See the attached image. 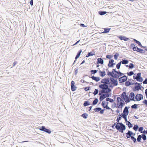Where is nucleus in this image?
<instances>
[{
  "instance_id": "obj_46",
  "label": "nucleus",
  "mask_w": 147,
  "mask_h": 147,
  "mask_svg": "<svg viewBox=\"0 0 147 147\" xmlns=\"http://www.w3.org/2000/svg\"><path fill=\"white\" fill-rule=\"evenodd\" d=\"M97 71H98V70H97L96 69L91 70L90 71V72H91L92 73L91 76L92 75V74H94L96 73L97 72Z\"/></svg>"
},
{
  "instance_id": "obj_10",
  "label": "nucleus",
  "mask_w": 147,
  "mask_h": 147,
  "mask_svg": "<svg viewBox=\"0 0 147 147\" xmlns=\"http://www.w3.org/2000/svg\"><path fill=\"white\" fill-rule=\"evenodd\" d=\"M130 108V107L129 106L128 107L127 106H125L124 109H123V113H121V114L122 115H128L129 113L128 109Z\"/></svg>"
},
{
  "instance_id": "obj_43",
  "label": "nucleus",
  "mask_w": 147,
  "mask_h": 147,
  "mask_svg": "<svg viewBox=\"0 0 147 147\" xmlns=\"http://www.w3.org/2000/svg\"><path fill=\"white\" fill-rule=\"evenodd\" d=\"M136 49L135 50V51H137V52H139L140 53H141L142 52V49L139 48L138 47H137L136 48Z\"/></svg>"
},
{
  "instance_id": "obj_18",
  "label": "nucleus",
  "mask_w": 147,
  "mask_h": 147,
  "mask_svg": "<svg viewBox=\"0 0 147 147\" xmlns=\"http://www.w3.org/2000/svg\"><path fill=\"white\" fill-rule=\"evenodd\" d=\"M133 40L136 43L138 44V46L140 47L141 48H144L145 47H144V46H143L141 44V42L138 41V40H136L135 39H133Z\"/></svg>"
},
{
  "instance_id": "obj_55",
  "label": "nucleus",
  "mask_w": 147,
  "mask_h": 147,
  "mask_svg": "<svg viewBox=\"0 0 147 147\" xmlns=\"http://www.w3.org/2000/svg\"><path fill=\"white\" fill-rule=\"evenodd\" d=\"M106 94H106V97H110L111 95V93L110 94L109 93H106Z\"/></svg>"
},
{
  "instance_id": "obj_11",
  "label": "nucleus",
  "mask_w": 147,
  "mask_h": 147,
  "mask_svg": "<svg viewBox=\"0 0 147 147\" xmlns=\"http://www.w3.org/2000/svg\"><path fill=\"white\" fill-rule=\"evenodd\" d=\"M143 98V96L141 94H137L135 96V99L136 101H139Z\"/></svg>"
},
{
  "instance_id": "obj_33",
  "label": "nucleus",
  "mask_w": 147,
  "mask_h": 147,
  "mask_svg": "<svg viewBox=\"0 0 147 147\" xmlns=\"http://www.w3.org/2000/svg\"><path fill=\"white\" fill-rule=\"evenodd\" d=\"M126 123V125L128 126L129 128H130L133 127V125L129 121H128Z\"/></svg>"
},
{
  "instance_id": "obj_21",
  "label": "nucleus",
  "mask_w": 147,
  "mask_h": 147,
  "mask_svg": "<svg viewBox=\"0 0 147 147\" xmlns=\"http://www.w3.org/2000/svg\"><path fill=\"white\" fill-rule=\"evenodd\" d=\"M121 62V63L123 64H126L128 63L129 61L127 60L126 59L124 58L122 59L121 61H120Z\"/></svg>"
},
{
  "instance_id": "obj_6",
  "label": "nucleus",
  "mask_w": 147,
  "mask_h": 147,
  "mask_svg": "<svg viewBox=\"0 0 147 147\" xmlns=\"http://www.w3.org/2000/svg\"><path fill=\"white\" fill-rule=\"evenodd\" d=\"M123 98H121L119 97H117V108H120L123 107Z\"/></svg>"
},
{
  "instance_id": "obj_14",
  "label": "nucleus",
  "mask_w": 147,
  "mask_h": 147,
  "mask_svg": "<svg viewBox=\"0 0 147 147\" xmlns=\"http://www.w3.org/2000/svg\"><path fill=\"white\" fill-rule=\"evenodd\" d=\"M141 73L139 72L138 73V79L137 80V81L140 82H142L143 81V79L141 76Z\"/></svg>"
},
{
  "instance_id": "obj_19",
  "label": "nucleus",
  "mask_w": 147,
  "mask_h": 147,
  "mask_svg": "<svg viewBox=\"0 0 147 147\" xmlns=\"http://www.w3.org/2000/svg\"><path fill=\"white\" fill-rule=\"evenodd\" d=\"M102 90V91H100L99 92L98 94V95L100 96L102 95L103 93H109L110 92H108V90H104L103 89H101Z\"/></svg>"
},
{
  "instance_id": "obj_28",
  "label": "nucleus",
  "mask_w": 147,
  "mask_h": 147,
  "mask_svg": "<svg viewBox=\"0 0 147 147\" xmlns=\"http://www.w3.org/2000/svg\"><path fill=\"white\" fill-rule=\"evenodd\" d=\"M122 117V115L121 114L119 113L116 119V121L117 122V123H120L119 121L120 120H121Z\"/></svg>"
},
{
  "instance_id": "obj_7",
  "label": "nucleus",
  "mask_w": 147,
  "mask_h": 147,
  "mask_svg": "<svg viewBox=\"0 0 147 147\" xmlns=\"http://www.w3.org/2000/svg\"><path fill=\"white\" fill-rule=\"evenodd\" d=\"M134 84L135 85L134 88L133 89L134 91H138L139 90H141L142 88V83H139L137 82H134Z\"/></svg>"
},
{
  "instance_id": "obj_39",
  "label": "nucleus",
  "mask_w": 147,
  "mask_h": 147,
  "mask_svg": "<svg viewBox=\"0 0 147 147\" xmlns=\"http://www.w3.org/2000/svg\"><path fill=\"white\" fill-rule=\"evenodd\" d=\"M142 136L141 135H140L138 136L137 138V140L138 142H141V138H142Z\"/></svg>"
},
{
  "instance_id": "obj_22",
  "label": "nucleus",
  "mask_w": 147,
  "mask_h": 147,
  "mask_svg": "<svg viewBox=\"0 0 147 147\" xmlns=\"http://www.w3.org/2000/svg\"><path fill=\"white\" fill-rule=\"evenodd\" d=\"M114 60H111L109 61V63L111 62L112 63L111 65H110L109 64L108 65V66L109 67H113L114 65H115V63H114Z\"/></svg>"
},
{
  "instance_id": "obj_60",
  "label": "nucleus",
  "mask_w": 147,
  "mask_h": 147,
  "mask_svg": "<svg viewBox=\"0 0 147 147\" xmlns=\"http://www.w3.org/2000/svg\"><path fill=\"white\" fill-rule=\"evenodd\" d=\"M142 103L145 105H147V100L144 99Z\"/></svg>"
},
{
  "instance_id": "obj_34",
  "label": "nucleus",
  "mask_w": 147,
  "mask_h": 147,
  "mask_svg": "<svg viewBox=\"0 0 147 147\" xmlns=\"http://www.w3.org/2000/svg\"><path fill=\"white\" fill-rule=\"evenodd\" d=\"M94 112H100V111L102 110V108L99 107H96L94 109Z\"/></svg>"
},
{
  "instance_id": "obj_40",
  "label": "nucleus",
  "mask_w": 147,
  "mask_h": 147,
  "mask_svg": "<svg viewBox=\"0 0 147 147\" xmlns=\"http://www.w3.org/2000/svg\"><path fill=\"white\" fill-rule=\"evenodd\" d=\"M119 55V54L118 53H116L114 55V59L115 60H117L118 57Z\"/></svg>"
},
{
  "instance_id": "obj_1",
  "label": "nucleus",
  "mask_w": 147,
  "mask_h": 147,
  "mask_svg": "<svg viewBox=\"0 0 147 147\" xmlns=\"http://www.w3.org/2000/svg\"><path fill=\"white\" fill-rule=\"evenodd\" d=\"M111 127L113 129H116L118 131L121 133H123L126 129L125 125L122 122L117 123L116 126L112 125Z\"/></svg>"
},
{
  "instance_id": "obj_13",
  "label": "nucleus",
  "mask_w": 147,
  "mask_h": 147,
  "mask_svg": "<svg viewBox=\"0 0 147 147\" xmlns=\"http://www.w3.org/2000/svg\"><path fill=\"white\" fill-rule=\"evenodd\" d=\"M117 37L119 38L120 40L125 41H127L129 40V39L128 38L122 35L117 36Z\"/></svg>"
},
{
  "instance_id": "obj_29",
  "label": "nucleus",
  "mask_w": 147,
  "mask_h": 147,
  "mask_svg": "<svg viewBox=\"0 0 147 147\" xmlns=\"http://www.w3.org/2000/svg\"><path fill=\"white\" fill-rule=\"evenodd\" d=\"M108 68L106 69L107 71V74L109 76H111L112 77L113 73V72H112V71H110L108 69Z\"/></svg>"
},
{
  "instance_id": "obj_47",
  "label": "nucleus",
  "mask_w": 147,
  "mask_h": 147,
  "mask_svg": "<svg viewBox=\"0 0 147 147\" xmlns=\"http://www.w3.org/2000/svg\"><path fill=\"white\" fill-rule=\"evenodd\" d=\"M129 69H132L134 67V65L132 63H130L129 65Z\"/></svg>"
},
{
  "instance_id": "obj_45",
  "label": "nucleus",
  "mask_w": 147,
  "mask_h": 147,
  "mask_svg": "<svg viewBox=\"0 0 147 147\" xmlns=\"http://www.w3.org/2000/svg\"><path fill=\"white\" fill-rule=\"evenodd\" d=\"M128 76H131L134 74V72L133 71H130L129 72H128L127 73Z\"/></svg>"
},
{
  "instance_id": "obj_25",
  "label": "nucleus",
  "mask_w": 147,
  "mask_h": 147,
  "mask_svg": "<svg viewBox=\"0 0 147 147\" xmlns=\"http://www.w3.org/2000/svg\"><path fill=\"white\" fill-rule=\"evenodd\" d=\"M104 31L102 32V33L104 34H107L108 33L111 29V28H104Z\"/></svg>"
},
{
  "instance_id": "obj_57",
  "label": "nucleus",
  "mask_w": 147,
  "mask_h": 147,
  "mask_svg": "<svg viewBox=\"0 0 147 147\" xmlns=\"http://www.w3.org/2000/svg\"><path fill=\"white\" fill-rule=\"evenodd\" d=\"M118 73H119L118 76H119V78H120L119 77L120 76L123 75V73H121V72L119 70L118 71Z\"/></svg>"
},
{
  "instance_id": "obj_63",
  "label": "nucleus",
  "mask_w": 147,
  "mask_h": 147,
  "mask_svg": "<svg viewBox=\"0 0 147 147\" xmlns=\"http://www.w3.org/2000/svg\"><path fill=\"white\" fill-rule=\"evenodd\" d=\"M64 17H63V16H62V18H61L60 22L61 23H63L64 20Z\"/></svg>"
},
{
  "instance_id": "obj_20",
  "label": "nucleus",
  "mask_w": 147,
  "mask_h": 147,
  "mask_svg": "<svg viewBox=\"0 0 147 147\" xmlns=\"http://www.w3.org/2000/svg\"><path fill=\"white\" fill-rule=\"evenodd\" d=\"M99 75L102 77H104L106 75L105 71L103 70L102 71L100 70L99 71Z\"/></svg>"
},
{
  "instance_id": "obj_52",
  "label": "nucleus",
  "mask_w": 147,
  "mask_h": 147,
  "mask_svg": "<svg viewBox=\"0 0 147 147\" xmlns=\"http://www.w3.org/2000/svg\"><path fill=\"white\" fill-rule=\"evenodd\" d=\"M138 128V131L141 133V132L143 131V130L144 129L143 127L141 126L139 127Z\"/></svg>"
},
{
  "instance_id": "obj_59",
  "label": "nucleus",
  "mask_w": 147,
  "mask_h": 147,
  "mask_svg": "<svg viewBox=\"0 0 147 147\" xmlns=\"http://www.w3.org/2000/svg\"><path fill=\"white\" fill-rule=\"evenodd\" d=\"M78 68H76L75 69L74 74L75 75H76L78 73Z\"/></svg>"
},
{
  "instance_id": "obj_16",
  "label": "nucleus",
  "mask_w": 147,
  "mask_h": 147,
  "mask_svg": "<svg viewBox=\"0 0 147 147\" xmlns=\"http://www.w3.org/2000/svg\"><path fill=\"white\" fill-rule=\"evenodd\" d=\"M90 78H91L93 80L95 81L96 82H97L100 81V78L99 77H96L94 76H92L91 77L89 76Z\"/></svg>"
},
{
  "instance_id": "obj_61",
  "label": "nucleus",
  "mask_w": 147,
  "mask_h": 147,
  "mask_svg": "<svg viewBox=\"0 0 147 147\" xmlns=\"http://www.w3.org/2000/svg\"><path fill=\"white\" fill-rule=\"evenodd\" d=\"M88 53L89 54L90 56H93V55H95L94 53H92V52H88Z\"/></svg>"
},
{
  "instance_id": "obj_56",
  "label": "nucleus",
  "mask_w": 147,
  "mask_h": 147,
  "mask_svg": "<svg viewBox=\"0 0 147 147\" xmlns=\"http://www.w3.org/2000/svg\"><path fill=\"white\" fill-rule=\"evenodd\" d=\"M90 87L88 86L84 88V89L86 91L89 90H90Z\"/></svg>"
},
{
  "instance_id": "obj_12",
  "label": "nucleus",
  "mask_w": 147,
  "mask_h": 147,
  "mask_svg": "<svg viewBox=\"0 0 147 147\" xmlns=\"http://www.w3.org/2000/svg\"><path fill=\"white\" fill-rule=\"evenodd\" d=\"M75 84V82L74 81H71V90L73 92L75 91L77 88Z\"/></svg>"
},
{
  "instance_id": "obj_48",
  "label": "nucleus",
  "mask_w": 147,
  "mask_h": 147,
  "mask_svg": "<svg viewBox=\"0 0 147 147\" xmlns=\"http://www.w3.org/2000/svg\"><path fill=\"white\" fill-rule=\"evenodd\" d=\"M141 136H142V138L144 141H145L146 139V135L144 134H142Z\"/></svg>"
},
{
  "instance_id": "obj_58",
  "label": "nucleus",
  "mask_w": 147,
  "mask_h": 147,
  "mask_svg": "<svg viewBox=\"0 0 147 147\" xmlns=\"http://www.w3.org/2000/svg\"><path fill=\"white\" fill-rule=\"evenodd\" d=\"M141 133H142L143 134H145V135L147 134V130H143Z\"/></svg>"
},
{
  "instance_id": "obj_32",
  "label": "nucleus",
  "mask_w": 147,
  "mask_h": 147,
  "mask_svg": "<svg viewBox=\"0 0 147 147\" xmlns=\"http://www.w3.org/2000/svg\"><path fill=\"white\" fill-rule=\"evenodd\" d=\"M130 47L134 51H135V50L136 49V48L137 47V46L136 47L135 45L133 43H132L131 44Z\"/></svg>"
},
{
  "instance_id": "obj_38",
  "label": "nucleus",
  "mask_w": 147,
  "mask_h": 147,
  "mask_svg": "<svg viewBox=\"0 0 147 147\" xmlns=\"http://www.w3.org/2000/svg\"><path fill=\"white\" fill-rule=\"evenodd\" d=\"M98 14L101 16H102L104 15L105 14L107 13V12L106 11H99Z\"/></svg>"
},
{
  "instance_id": "obj_5",
  "label": "nucleus",
  "mask_w": 147,
  "mask_h": 147,
  "mask_svg": "<svg viewBox=\"0 0 147 147\" xmlns=\"http://www.w3.org/2000/svg\"><path fill=\"white\" fill-rule=\"evenodd\" d=\"M37 129H39L40 131L47 133L49 134H50L51 133V131L50 129L47 128L44 126H42L38 127L37 128Z\"/></svg>"
},
{
  "instance_id": "obj_53",
  "label": "nucleus",
  "mask_w": 147,
  "mask_h": 147,
  "mask_svg": "<svg viewBox=\"0 0 147 147\" xmlns=\"http://www.w3.org/2000/svg\"><path fill=\"white\" fill-rule=\"evenodd\" d=\"M127 115H122V117L124 119L125 122H126L128 121L127 120Z\"/></svg>"
},
{
  "instance_id": "obj_9",
  "label": "nucleus",
  "mask_w": 147,
  "mask_h": 147,
  "mask_svg": "<svg viewBox=\"0 0 147 147\" xmlns=\"http://www.w3.org/2000/svg\"><path fill=\"white\" fill-rule=\"evenodd\" d=\"M127 79V77L125 75L121 77L118 78L119 82L120 83H123L125 82Z\"/></svg>"
},
{
  "instance_id": "obj_2",
  "label": "nucleus",
  "mask_w": 147,
  "mask_h": 147,
  "mask_svg": "<svg viewBox=\"0 0 147 147\" xmlns=\"http://www.w3.org/2000/svg\"><path fill=\"white\" fill-rule=\"evenodd\" d=\"M106 84H100L99 85V88L104 90H108V92H111V89L109 87L110 84V78H106Z\"/></svg>"
},
{
  "instance_id": "obj_49",
  "label": "nucleus",
  "mask_w": 147,
  "mask_h": 147,
  "mask_svg": "<svg viewBox=\"0 0 147 147\" xmlns=\"http://www.w3.org/2000/svg\"><path fill=\"white\" fill-rule=\"evenodd\" d=\"M101 105L102 106L103 108L104 109H105V107H106V105H105V101H102Z\"/></svg>"
},
{
  "instance_id": "obj_36",
  "label": "nucleus",
  "mask_w": 147,
  "mask_h": 147,
  "mask_svg": "<svg viewBox=\"0 0 147 147\" xmlns=\"http://www.w3.org/2000/svg\"><path fill=\"white\" fill-rule=\"evenodd\" d=\"M88 115L86 113H84L82 114L81 116L84 119H86L87 118Z\"/></svg>"
},
{
  "instance_id": "obj_64",
  "label": "nucleus",
  "mask_w": 147,
  "mask_h": 147,
  "mask_svg": "<svg viewBox=\"0 0 147 147\" xmlns=\"http://www.w3.org/2000/svg\"><path fill=\"white\" fill-rule=\"evenodd\" d=\"M105 110V109H102V110H101V111H100V113L101 114H103L104 113V111Z\"/></svg>"
},
{
  "instance_id": "obj_35",
  "label": "nucleus",
  "mask_w": 147,
  "mask_h": 147,
  "mask_svg": "<svg viewBox=\"0 0 147 147\" xmlns=\"http://www.w3.org/2000/svg\"><path fill=\"white\" fill-rule=\"evenodd\" d=\"M113 57V55H107L106 56V58L107 59H109V61H110L111 60H113V59H111Z\"/></svg>"
},
{
  "instance_id": "obj_4",
  "label": "nucleus",
  "mask_w": 147,
  "mask_h": 147,
  "mask_svg": "<svg viewBox=\"0 0 147 147\" xmlns=\"http://www.w3.org/2000/svg\"><path fill=\"white\" fill-rule=\"evenodd\" d=\"M121 98H123L124 101L126 103L129 102L131 100L129 98L128 95H126V93L125 92H123L121 94Z\"/></svg>"
},
{
  "instance_id": "obj_37",
  "label": "nucleus",
  "mask_w": 147,
  "mask_h": 147,
  "mask_svg": "<svg viewBox=\"0 0 147 147\" xmlns=\"http://www.w3.org/2000/svg\"><path fill=\"white\" fill-rule=\"evenodd\" d=\"M139 128V127L138 125L137 124H135L133 127V129L135 131H136L138 130V128Z\"/></svg>"
},
{
  "instance_id": "obj_51",
  "label": "nucleus",
  "mask_w": 147,
  "mask_h": 147,
  "mask_svg": "<svg viewBox=\"0 0 147 147\" xmlns=\"http://www.w3.org/2000/svg\"><path fill=\"white\" fill-rule=\"evenodd\" d=\"M98 92V89H95L94 92L93 93L94 95L97 94Z\"/></svg>"
},
{
  "instance_id": "obj_23",
  "label": "nucleus",
  "mask_w": 147,
  "mask_h": 147,
  "mask_svg": "<svg viewBox=\"0 0 147 147\" xmlns=\"http://www.w3.org/2000/svg\"><path fill=\"white\" fill-rule=\"evenodd\" d=\"M134 84V82H129L126 81L125 82V86L128 87L131 85H133Z\"/></svg>"
},
{
  "instance_id": "obj_41",
  "label": "nucleus",
  "mask_w": 147,
  "mask_h": 147,
  "mask_svg": "<svg viewBox=\"0 0 147 147\" xmlns=\"http://www.w3.org/2000/svg\"><path fill=\"white\" fill-rule=\"evenodd\" d=\"M137 105L136 104H134V105H132L131 107L132 109H136L138 108V105Z\"/></svg>"
},
{
  "instance_id": "obj_62",
  "label": "nucleus",
  "mask_w": 147,
  "mask_h": 147,
  "mask_svg": "<svg viewBox=\"0 0 147 147\" xmlns=\"http://www.w3.org/2000/svg\"><path fill=\"white\" fill-rule=\"evenodd\" d=\"M143 83L144 84H147V78H146L143 81Z\"/></svg>"
},
{
  "instance_id": "obj_24",
  "label": "nucleus",
  "mask_w": 147,
  "mask_h": 147,
  "mask_svg": "<svg viewBox=\"0 0 147 147\" xmlns=\"http://www.w3.org/2000/svg\"><path fill=\"white\" fill-rule=\"evenodd\" d=\"M126 134V137L128 138H131V131L128 130L127 132L125 133Z\"/></svg>"
},
{
  "instance_id": "obj_17",
  "label": "nucleus",
  "mask_w": 147,
  "mask_h": 147,
  "mask_svg": "<svg viewBox=\"0 0 147 147\" xmlns=\"http://www.w3.org/2000/svg\"><path fill=\"white\" fill-rule=\"evenodd\" d=\"M129 98L131 100L135 101V94L133 92H131L129 94Z\"/></svg>"
},
{
  "instance_id": "obj_27",
  "label": "nucleus",
  "mask_w": 147,
  "mask_h": 147,
  "mask_svg": "<svg viewBox=\"0 0 147 147\" xmlns=\"http://www.w3.org/2000/svg\"><path fill=\"white\" fill-rule=\"evenodd\" d=\"M106 94H104L100 96L99 100L100 101H102L105 98H106Z\"/></svg>"
},
{
  "instance_id": "obj_44",
  "label": "nucleus",
  "mask_w": 147,
  "mask_h": 147,
  "mask_svg": "<svg viewBox=\"0 0 147 147\" xmlns=\"http://www.w3.org/2000/svg\"><path fill=\"white\" fill-rule=\"evenodd\" d=\"M107 80L106 78H104L103 79H102L101 80V82L102 83L104 84H106V80Z\"/></svg>"
},
{
  "instance_id": "obj_26",
  "label": "nucleus",
  "mask_w": 147,
  "mask_h": 147,
  "mask_svg": "<svg viewBox=\"0 0 147 147\" xmlns=\"http://www.w3.org/2000/svg\"><path fill=\"white\" fill-rule=\"evenodd\" d=\"M82 52V49H80V50L77 53V54L76 56V57H75V59L77 60V59L79 57L80 55Z\"/></svg>"
},
{
  "instance_id": "obj_50",
  "label": "nucleus",
  "mask_w": 147,
  "mask_h": 147,
  "mask_svg": "<svg viewBox=\"0 0 147 147\" xmlns=\"http://www.w3.org/2000/svg\"><path fill=\"white\" fill-rule=\"evenodd\" d=\"M121 62L120 61L116 65V68L117 69H119L121 65Z\"/></svg>"
},
{
  "instance_id": "obj_30",
  "label": "nucleus",
  "mask_w": 147,
  "mask_h": 147,
  "mask_svg": "<svg viewBox=\"0 0 147 147\" xmlns=\"http://www.w3.org/2000/svg\"><path fill=\"white\" fill-rule=\"evenodd\" d=\"M90 102L88 100H86L84 101V103L83 104V105L84 107H86L87 106L90 105Z\"/></svg>"
},
{
  "instance_id": "obj_3",
  "label": "nucleus",
  "mask_w": 147,
  "mask_h": 147,
  "mask_svg": "<svg viewBox=\"0 0 147 147\" xmlns=\"http://www.w3.org/2000/svg\"><path fill=\"white\" fill-rule=\"evenodd\" d=\"M110 84L109 85V88H113L114 86H117L118 84V82L117 79L113 78H110Z\"/></svg>"
},
{
  "instance_id": "obj_42",
  "label": "nucleus",
  "mask_w": 147,
  "mask_h": 147,
  "mask_svg": "<svg viewBox=\"0 0 147 147\" xmlns=\"http://www.w3.org/2000/svg\"><path fill=\"white\" fill-rule=\"evenodd\" d=\"M131 139L133 141L134 143H136L137 142V139L134 136H131Z\"/></svg>"
},
{
  "instance_id": "obj_15",
  "label": "nucleus",
  "mask_w": 147,
  "mask_h": 147,
  "mask_svg": "<svg viewBox=\"0 0 147 147\" xmlns=\"http://www.w3.org/2000/svg\"><path fill=\"white\" fill-rule=\"evenodd\" d=\"M103 59H105V58H103V59H102L101 58H98L96 62L98 64H103L104 63Z\"/></svg>"
},
{
  "instance_id": "obj_54",
  "label": "nucleus",
  "mask_w": 147,
  "mask_h": 147,
  "mask_svg": "<svg viewBox=\"0 0 147 147\" xmlns=\"http://www.w3.org/2000/svg\"><path fill=\"white\" fill-rule=\"evenodd\" d=\"M134 75L133 76V79L134 80H137L138 79V73L137 74H134Z\"/></svg>"
},
{
  "instance_id": "obj_8",
  "label": "nucleus",
  "mask_w": 147,
  "mask_h": 147,
  "mask_svg": "<svg viewBox=\"0 0 147 147\" xmlns=\"http://www.w3.org/2000/svg\"><path fill=\"white\" fill-rule=\"evenodd\" d=\"M113 71V73L112 78L116 79H118L119 78V76H118L119 73L118 71H116L115 69H112V72Z\"/></svg>"
},
{
  "instance_id": "obj_31",
  "label": "nucleus",
  "mask_w": 147,
  "mask_h": 147,
  "mask_svg": "<svg viewBox=\"0 0 147 147\" xmlns=\"http://www.w3.org/2000/svg\"><path fill=\"white\" fill-rule=\"evenodd\" d=\"M94 98V100L93 101L92 105H95L97 104L98 101V100L96 98Z\"/></svg>"
}]
</instances>
